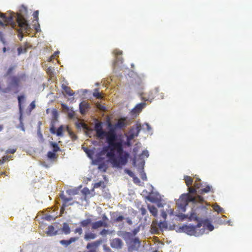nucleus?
<instances>
[{
    "label": "nucleus",
    "mask_w": 252,
    "mask_h": 252,
    "mask_svg": "<svg viewBox=\"0 0 252 252\" xmlns=\"http://www.w3.org/2000/svg\"><path fill=\"white\" fill-rule=\"evenodd\" d=\"M126 126L124 120H119L115 124L108 123L109 130V145L101 152V156H105L112 164L113 167L121 168L127 162L129 154L124 152L122 145L123 141L118 138L116 131Z\"/></svg>",
    "instance_id": "1"
},
{
    "label": "nucleus",
    "mask_w": 252,
    "mask_h": 252,
    "mask_svg": "<svg viewBox=\"0 0 252 252\" xmlns=\"http://www.w3.org/2000/svg\"><path fill=\"white\" fill-rule=\"evenodd\" d=\"M184 180L185 181L186 185L188 187L189 193L182 194L177 201V204L178 207L181 209L182 211H186V207L189 202H191L192 204L202 202L204 199L199 194L204 192L208 193L210 191L212 187L207 186L205 188L198 189L200 187H203L200 182V179L199 178H196V180L194 184L193 187L191 186L193 180L190 176L185 175L184 176Z\"/></svg>",
    "instance_id": "2"
},
{
    "label": "nucleus",
    "mask_w": 252,
    "mask_h": 252,
    "mask_svg": "<svg viewBox=\"0 0 252 252\" xmlns=\"http://www.w3.org/2000/svg\"><path fill=\"white\" fill-rule=\"evenodd\" d=\"M214 226L208 220H202L196 226L183 225L177 227L176 231L185 232L188 235L196 237L200 236L203 234H207L209 231H213Z\"/></svg>",
    "instance_id": "3"
},
{
    "label": "nucleus",
    "mask_w": 252,
    "mask_h": 252,
    "mask_svg": "<svg viewBox=\"0 0 252 252\" xmlns=\"http://www.w3.org/2000/svg\"><path fill=\"white\" fill-rule=\"evenodd\" d=\"M0 17L2 18L7 24H10L14 29H16L15 27L17 26L20 29L26 31V32L30 29V25L21 14H17L15 15L14 14L5 16L4 14L0 13Z\"/></svg>",
    "instance_id": "4"
},
{
    "label": "nucleus",
    "mask_w": 252,
    "mask_h": 252,
    "mask_svg": "<svg viewBox=\"0 0 252 252\" xmlns=\"http://www.w3.org/2000/svg\"><path fill=\"white\" fill-rule=\"evenodd\" d=\"M176 205L177 204H176ZM178 207V206H177ZM177 209L179 211V213H177L176 211L174 212L173 209L171 208L168 205L165 204V209L164 208L161 211V216L162 218L165 220L166 219L167 214H169L170 215L174 214L175 216L179 217L181 220H184L187 218H189L190 220H198L199 217L197 216V211L195 209H191V212L190 214L184 215L182 213H180V212H183L181 209H179L177 207Z\"/></svg>",
    "instance_id": "5"
},
{
    "label": "nucleus",
    "mask_w": 252,
    "mask_h": 252,
    "mask_svg": "<svg viewBox=\"0 0 252 252\" xmlns=\"http://www.w3.org/2000/svg\"><path fill=\"white\" fill-rule=\"evenodd\" d=\"M141 126L140 124L137 123L134 125L130 129L129 132L126 134V145L130 146L131 144V140L134 137H137L141 130Z\"/></svg>",
    "instance_id": "6"
},
{
    "label": "nucleus",
    "mask_w": 252,
    "mask_h": 252,
    "mask_svg": "<svg viewBox=\"0 0 252 252\" xmlns=\"http://www.w3.org/2000/svg\"><path fill=\"white\" fill-rule=\"evenodd\" d=\"M94 130L95 131V134L98 139H104L106 138L107 142L109 143V130L108 131L103 130L101 123L97 122L95 124Z\"/></svg>",
    "instance_id": "7"
},
{
    "label": "nucleus",
    "mask_w": 252,
    "mask_h": 252,
    "mask_svg": "<svg viewBox=\"0 0 252 252\" xmlns=\"http://www.w3.org/2000/svg\"><path fill=\"white\" fill-rule=\"evenodd\" d=\"M110 244L112 248L117 250L122 249L124 246V243L122 240L118 238L110 240Z\"/></svg>",
    "instance_id": "8"
},
{
    "label": "nucleus",
    "mask_w": 252,
    "mask_h": 252,
    "mask_svg": "<svg viewBox=\"0 0 252 252\" xmlns=\"http://www.w3.org/2000/svg\"><path fill=\"white\" fill-rule=\"evenodd\" d=\"M146 105V103L145 102L137 104L131 111L132 116L136 117Z\"/></svg>",
    "instance_id": "9"
},
{
    "label": "nucleus",
    "mask_w": 252,
    "mask_h": 252,
    "mask_svg": "<svg viewBox=\"0 0 252 252\" xmlns=\"http://www.w3.org/2000/svg\"><path fill=\"white\" fill-rule=\"evenodd\" d=\"M113 54H114L115 57H116V61L113 63V65L115 68L117 67L118 65V63L120 62L121 63H122V59L120 57V55L122 54V51H120L118 49H115L113 51Z\"/></svg>",
    "instance_id": "10"
},
{
    "label": "nucleus",
    "mask_w": 252,
    "mask_h": 252,
    "mask_svg": "<svg viewBox=\"0 0 252 252\" xmlns=\"http://www.w3.org/2000/svg\"><path fill=\"white\" fill-rule=\"evenodd\" d=\"M76 127L78 128H81L82 127L84 130H85L86 134L87 136L89 137L92 136V133L93 132V130L89 128L86 124L82 123H79L76 124Z\"/></svg>",
    "instance_id": "11"
},
{
    "label": "nucleus",
    "mask_w": 252,
    "mask_h": 252,
    "mask_svg": "<svg viewBox=\"0 0 252 252\" xmlns=\"http://www.w3.org/2000/svg\"><path fill=\"white\" fill-rule=\"evenodd\" d=\"M101 226H107V223L102 220H99L92 223V228L94 229H96Z\"/></svg>",
    "instance_id": "12"
},
{
    "label": "nucleus",
    "mask_w": 252,
    "mask_h": 252,
    "mask_svg": "<svg viewBox=\"0 0 252 252\" xmlns=\"http://www.w3.org/2000/svg\"><path fill=\"white\" fill-rule=\"evenodd\" d=\"M102 241L99 240L93 243H88L87 245V248L88 249H91L92 248H95L98 247L101 244H102Z\"/></svg>",
    "instance_id": "13"
},
{
    "label": "nucleus",
    "mask_w": 252,
    "mask_h": 252,
    "mask_svg": "<svg viewBox=\"0 0 252 252\" xmlns=\"http://www.w3.org/2000/svg\"><path fill=\"white\" fill-rule=\"evenodd\" d=\"M159 89L158 88H156L153 91H151L149 93L148 98L145 100H149L150 102L156 97V94L158 93Z\"/></svg>",
    "instance_id": "14"
},
{
    "label": "nucleus",
    "mask_w": 252,
    "mask_h": 252,
    "mask_svg": "<svg viewBox=\"0 0 252 252\" xmlns=\"http://www.w3.org/2000/svg\"><path fill=\"white\" fill-rule=\"evenodd\" d=\"M117 234L118 236L121 237L124 239L129 238L130 235V233L129 232L122 230L118 231L117 232Z\"/></svg>",
    "instance_id": "15"
},
{
    "label": "nucleus",
    "mask_w": 252,
    "mask_h": 252,
    "mask_svg": "<svg viewBox=\"0 0 252 252\" xmlns=\"http://www.w3.org/2000/svg\"><path fill=\"white\" fill-rule=\"evenodd\" d=\"M96 237V235L95 234L88 232L86 233L84 237V239L86 241H89L91 240L94 239Z\"/></svg>",
    "instance_id": "16"
},
{
    "label": "nucleus",
    "mask_w": 252,
    "mask_h": 252,
    "mask_svg": "<svg viewBox=\"0 0 252 252\" xmlns=\"http://www.w3.org/2000/svg\"><path fill=\"white\" fill-rule=\"evenodd\" d=\"M48 235L52 236L55 235L57 234V231L55 230L54 226L51 225L48 227V231H47Z\"/></svg>",
    "instance_id": "17"
},
{
    "label": "nucleus",
    "mask_w": 252,
    "mask_h": 252,
    "mask_svg": "<svg viewBox=\"0 0 252 252\" xmlns=\"http://www.w3.org/2000/svg\"><path fill=\"white\" fill-rule=\"evenodd\" d=\"M63 232L65 234H68L70 232V229L69 225L66 223H63L62 228Z\"/></svg>",
    "instance_id": "18"
},
{
    "label": "nucleus",
    "mask_w": 252,
    "mask_h": 252,
    "mask_svg": "<svg viewBox=\"0 0 252 252\" xmlns=\"http://www.w3.org/2000/svg\"><path fill=\"white\" fill-rule=\"evenodd\" d=\"M66 192L70 196L74 195L77 194L78 190L76 189H68L66 190Z\"/></svg>",
    "instance_id": "19"
},
{
    "label": "nucleus",
    "mask_w": 252,
    "mask_h": 252,
    "mask_svg": "<svg viewBox=\"0 0 252 252\" xmlns=\"http://www.w3.org/2000/svg\"><path fill=\"white\" fill-rule=\"evenodd\" d=\"M144 163H145V161H142L141 162L140 165L141 166V168L139 169V172L141 174V177L143 180H146L147 179L146 174L145 173H144V172H143V166L144 165Z\"/></svg>",
    "instance_id": "20"
},
{
    "label": "nucleus",
    "mask_w": 252,
    "mask_h": 252,
    "mask_svg": "<svg viewBox=\"0 0 252 252\" xmlns=\"http://www.w3.org/2000/svg\"><path fill=\"white\" fill-rule=\"evenodd\" d=\"M148 209L150 213L154 216H156L157 215L158 210L153 205H149Z\"/></svg>",
    "instance_id": "21"
},
{
    "label": "nucleus",
    "mask_w": 252,
    "mask_h": 252,
    "mask_svg": "<svg viewBox=\"0 0 252 252\" xmlns=\"http://www.w3.org/2000/svg\"><path fill=\"white\" fill-rule=\"evenodd\" d=\"M125 218L123 215H122L121 214H119L118 215H117L116 216V218L114 220V221L116 222H122L125 219Z\"/></svg>",
    "instance_id": "22"
},
{
    "label": "nucleus",
    "mask_w": 252,
    "mask_h": 252,
    "mask_svg": "<svg viewBox=\"0 0 252 252\" xmlns=\"http://www.w3.org/2000/svg\"><path fill=\"white\" fill-rule=\"evenodd\" d=\"M212 207L213 208L214 210L218 213L224 212L223 209L217 204H213L212 205Z\"/></svg>",
    "instance_id": "23"
},
{
    "label": "nucleus",
    "mask_w": 252,
    "mask_h": 252,
    "mask_svg": "<svg viewBox=\"0 0 252 252\" xmlns=\"http://www.w3.org/2000/svg\"><path fill=\"white\" fill-rule=\"evenodd\" d=\"M87 108V104L86 103H81L79 105L80 111L81 114H84L85 112V109Z\"/></svg>",
    "instance_id": "24"
},
{
    "label": "nucleus",
    "mask_w": 252,
    "mask_h": 252,
    "mask_svg": "<svg viewBox=\"0 0 252 252\" xmlns=\"http://www.w3.org/2000/svg\"><path fill=\"white\" fill-rule=\"evenodd\" d=\"M91 222V219H88L81 221V225L83 227H86Z\"/></svg>",
    "instance_id": "25"
},
{
    "label": "nucleus",
    "mask_w": 252,
    "mask_h": 252,
    "mask_svg": "<svg viewBox=\"0 0 252 252\" xmlns=\"http://www.w3.org/2000/svg\"><path fill=\"white\" fill-rule=\"evenodd\" d=\"M24 99V95H20L18 96V100L19 103V110H20V113H22V107H21V103L22 101Z\"/></svg>",
    "instance_id": "26"
},
{
    "label": "nucleus",
    "mask_w": 252,
    "mask_h": 252,
    "mask_svg": "<svg viewBox=\"0 0 252 252\" xmlns=\"http://www.w3.org/2000/svg\"><path fill=\"white\" fill-rule=\"evenodd\" d=\"M51 145L53 148V152H57L60 150L58 144L55 142H51Z\"/></svg>",
    "instance_id": "27"
},
{
    "label": "nucleus",
    "mask_w": 252,
    "mask_h": 252,
    "mask_svg": "<svg viewBox=\"0 0 252 252\" xmlns=\"http://www.w3.org/2000/svg\"><path fill=\"white\" fill-rule=\"evenodd\" d=\"M144 77L145 76L143 74L137 75V80H136V83H137L138 85H140L142 83V80L144 78Z\"/></svg>",
    "instance_id": "28"
},
{
    "label": "nucleus",
    "mask_w": 252,
    "mask_h": 252,
    "mask_svg": "<svg viewBox=\"0 0 252 252\" xmlns=\"http://www.w3.org/2000/svg\"><path fill=\"white\" fill-rule=\"evenodd\" d=\"M149 155L148 151L147 150L144 151L143 152L142 154L140 156V159H141V161H140V163L142 161H144V160L143 159V157H146V158H148L149 157Z\"/></svg>",
    "instance_id": "29"
},
{
    "label": "nucleus",
    "mask_w": 252,
    "mask_h": 252,
    "mask_svg": "<svg viewBox=\"0 0 252 252\" xmlns=\"http://www.w3.org/2000/svg\"><path fill=\"white\" fill-rule=\"evenodd\" d=\"M63 126H60L58 129H57V132H56V133L57 136H62L63 135Z\"/></svg>",
    "instance_id": "30"
},
{
    "label": "nucleus",
    "mask_w": 252,
    "mask_h": 252,
    "mask_svg": "<svg viewBox=\"0 0 252 252\" xmlns=\"http://www.w3.org/2000/svg\"><path fill=\"white\" fill-rule=\"evenodd\" d=\"M22 113H20V117L19 118V120H20V125H19V126L18 127L20 128L21 129V130L23 131H25V128H24V124L23 123L22 121Z\"/></svg>",
    "instance_id": "31"
},
{
    "label": "nucleus",
    "mask_w": 252,
    "mask_h": 252,
    "mask_svg": "<svg viewBox=\"0 0 252 252\" xmlns=\"http://www.w3.org/2000/svg\"><path fill=\"white\" fill-rule=\"evenodd\" d=\"M48 158L51 159L56 158V155L54 152H48L47 154Z\"/></svg>",
    "instance_id": "32"
},
{
    "label": "nucleus",
    "mask_w": 252,
    "mask_h": 252,
    "mask_svg": "<svg viewBox=\"0 0 252 252\" xmlns=\"http://www.w3.org/2000/svg\"><path fill=\"white\" fill-rule=\"evenodd\" d=\"M60 243L62 245L64 246L65 247H67L70 245L68 240H62L60 241Z\"/></svg>",
    "instance_id": "33"
},
{
    "label": "nucleus",
    "mask_w": 252,
    "mask_h": 252,
    "mask_svg": "<svg viewBox=\"0 0 252 252\" xmlns=\"http://www.w3.org/2000/svg\"><path fill=\"white\" fill-rule=\"evenodd\" d=\"M73 199V198L71 197H65V198L64 199V200H63V205L64 206H66L67 205V203L70 201H71Z\"/></svg>",
    "instance_id": "34"
},
{
    "label": "nucleus",
    "mask_w": 252,
    "mask_h": 252,
    "mask_svg": "<svg viewBox=\"0 0 252 252\" xmlns=\"http://www.w3.org/2000/svg\"><path fill=\"white\" fill-rule=\"evenodd\" d=\"M65 93L69 95V96H72L74 93L73 91H72L70 88L68 87V89L65 91Z\"/></svg>",
    "instance_id": "35"
},
{
    "label": "nucleus",
    "mask_w": 252,
    "mask_h": 252,
    "mask_svg": "<svg viewBox=\"0 0 252 252\" xmlns=\"http://www.w3.org/2000/svg\"><path fill=\"white\" fill-rule=\"evenodd\" d=\"M20 11L22 14H26L27 12V8L23 5L21 7Z\"/></svg>",
    "instance_id": "36"
},
{
    "label": "nucleus",
    "mask_w": 252,
    "mask_h": 252,
    "mask_svg": "<svg viewBox=\"0 0 252 252\" xmlns=\"http://www.w3.org/2000/svg\"><path fill=\"white\" fill-rule=\"evenodd\" d=\"M133 244L136 247H139L140 246V241L138 238H135L133 240Z\"/></svg>",
    "instance_id": "37"
},
{
    "label": "nucleus",
    "mask_w": 252,
    "mask_h": 252,
    "mask_svg": "<svg viewBox=\"0 0 252 252\" xmlns=\"http://www.w3.org/2000/svg\"><path fill=\"white\" fill-rule=\"evenodd\" d=\"M96 107L98 109L102 111H104L106 110L105 107L101 105L100 104H97Z\"/></svg>",
    "instance_id": "38"
},
{
    "label": "nucleus",
    "mask_w": 252,
    "mask_h": 252,
    "mask_svg": "<svg viewBox=\"0 0 252 252\" xmlns=\"http://www.w3.org/2000/svg\"><path fill=\"white\" fill-rule=\"evenodd\" d=\"M104 183L102 181H99L97 183H96L94 184V188H98L101 187L102 185H103Z\"/></svg>",
    "instance_id": "39"
},
{
    "label": "nucleus",
    "mask_w": 252,
    "mask_h": 252,
    "mask_svg": "<svg viewBox=\"0 0 252 252\" xmlns=\"http://www.w3.org/2000/svg\"><path fill=\"white\" fill-rule=\"evenodd\" d=\"M26 52V49H23L22 47H19L18 48V55H20L22 53H25Z\"/></svg>",
    "instance_id": "40"
},
{
    "label": "nucleus",
    "mask_w": 252,
    "mask_h": 252,
    "mask_svg": "<svg viewBox=\"0 0 252 252\" xmlns=\"http://www.w3.org/2000/svg\"><path fill=\"white\" fill-rule=\"evenodd\" d=\"M8 158L9 157H8L7 156L3 157L0 160V164H3L4 161L7 160Z\"/></svg>",
    "instance_id": "41"
},
{
    "label": "nucleus",
    "mask_w": 252,
    "mask_h": 252,
    "mask_svg": "<svg viewBox=\"0 0 252 252\" xmlns=\"http://www.w3.org/2000/svg\"><path fill=\"white\" fill-rule=\"evenodd\" d=\"M125 171L126 173L128 174L130 177H133L134 178V174L132 171H131L130 170H128V169H125Z\"/></svg>",
    "instance_id": "42"
},
{
    "label": "nucleus",
    "mask_w": 252,
    "mask_h": 252,
    "mask_svg": "<svg viewBox=\"0 0 252 252\" xmlns=\"http://www.w3.org/2000/svg\"><path fill=\"white\" fill-rule=\"evenodd\" d=\"M79 239L78 237H71L70 238L68 241L69 242V244H71L72 243L75 242L77 240H78Z\"/></svg>",
    "instance_id": "43"
},
{
    "label": "nucleus",
    "mask_w": 252,
    "mask_h": 252,
    "mask_svg": "<svg viewBox=\"0 0 252 252\" xmlns=\"http://www.w3.org/2000/svg\"><path fill=\"white\" fill-rule=\"evenodd\" d=\"M16 149H8V150H7L6 151L5 153L6 154H8V153L14 154L16 152Z\"/></svg>",
    "instance_id": "44"
},
{
    "label": "nucleus",
    "mask_w": 252,
    "mask_h": 252,
    "mask_svg": "<svg viewBox=\"0 0 252 252\" xmlns=\"http://www.w3.org/2000/svg\"><path fill=\"white\" fill-rule=\"evenodd\" d=\"M82 229L81 227H78L75 229L74 232L75 233H78L79 235H81L82 233Z\"/></svg>",
    "instance_id": "45"
},
{
    "label": "nucleus",
    "mask_w": 252,
    "mask_h": 252,
    "mask_svg": "<svg viewBox=\"0 0 252 252\" xmlns=\"http://www.w3.org/2000/svg\"><path fill=\"white\" fill-rule=\"evenodd\" d=\"M109 232V230H106L105 229H103L100 232V234L102 236H105L108 234V233Z\"/></svg>",
    "instance_id": "46"
},
{
    "label": "nucleus",
    "mask_w": 252,
    "mask_h": 252,
    "mask_svg": "<svg viewBox=\"0 0 252 252\" xmlns=\"http://www.w3.org/2000/svg\"><path fill=\"white\" fill-rule=\"evenodd\" d=\"M94 95L97 98H99L101 96L100 93L97 91V89H95V92L94 93Z\"/></svg>",
    "instance_id": "47"
},
{
    "label": "nucleus",
    "mask_w": 252,
    "mask_h": 252,
    "mask_svg": "<svg viewBox=\"0 0 252 252\" xmlns=\"http://www.w3.org/2000/svg\"><path fill=\"white\" fill-rule=\"evenodd\" d=\"M126 221V222L128 223L129 225H131L132 224V221L131 219L128 217L125 218V219Z\"/></svg>",
    "instance_id": "48"
},
{
    "label": "nucleus",
    "mask_w": 252,
    "mask_h": 252,
    "mask_svg": "<svg viewBox=\"0 0 252 252\" xmlns=\"http://www.w3.org/2000/svg\"><path fill=\"white\" fill-rule=\"evenodd\" d=\"M0 91H2L4 93H8L10 91V89L9 88H5L4 89L2 90L0 88Z\"/></svg>",
    "instance_id": "49"
},
{
    "label": "nucleus",
    "mask_w": 252,
    "mask_h": 252,
    "mask_svg": "<svg viewBox=\"0 0 252 252\" xmlns=\"http://www.w3.org/2000/svg\"><path fill=\"white\" fill-rule=\"evenodd\" d=\"M14 67H13V66L9 67V68L7 70V74L9 75L11 73V72H12V71L13 70V69H14Z\"/></svg>",
    "instance_id": "50"
},
{
    "label": "nucleus",
    "mask_w": 252,
    "mask_h": 252,
    "mask_svg": "<svg viewBox=\"0 0 252 252\" xmlns=\"http://www.w3.org/2000/svg\"><path fill=\"white\" fill-rule=\"evenodd\" d=\"M145 125L146 126L148 131H150L152 130V127L150 126L148 123H145Z\"/></svg>",
    "instance_id": "51"
},
{
    "label": "nucleus",
    "mask_w": 252,
    "mask_h": 252,
    "mask_svg": "<svg viewBox=\"0 0 252 252\" xmlns=\"http://www.w3.org/2000/svg\"><path fill=\"white\" fill-rule=\"evenodd\" d=\"M108 220V218L105 215H103L102 216V220L103 222H105Z\"/></svg>",
    "instance_id": "52"
},
{
    "label": "nucleus",
    "mask_w": 252,
    "mask_h": 252,
    "mask_svg": "<svg viewBox=\"0 0 252 252\" xmlns=\"http://www.w3.org/2000/svg\"><path fill=\"white\" fill-rule=\"evenodd\" d=\"M133 181L135 183H138L140 182V180L137 177H134Z\"/></svg>",
    "instance_id": "53"
},
{
    "label": "nucleus",
    "mask_w": 252,
    "mask_h": 252,
    "mask_svg": "<svg viewBox=\"0 0 252 252\" xmlns=\"http://www.w3.org/2000/svg\"><path fill=\"white\" fill-rule=\"evenodd\" d=\"M30 106H31L32 109H34L35 108V102L34 101H32L31 103Z\"/></svg>",
    "instance_id": "54"
},
{
    "label": "nucleus",
    "mask_w": 252,
    "mask_h": 252,
    "mask_svg": "<svg viewBox=\"0 0 252 252\" xmlns=\"http://www.w3.org/2000/svg\"><path fill=\"white\" fill-rule=\"evenodd\" d=\"M50 132L53 133V134H55L56 133V130H55V127H54L53 126L51 128H50Z\"/></svg>",
    "instance_id": "55"
},
{
    "label": "nucleus",
    "mask_w": 252,
    "mask_h": 252,
    "mask_svg": "<svg viewBox=\"0 0 252 252\" xmlns=\"http://www.w3.org/2000/svg\"><path fill=\"white\" fill-rule=\"evenodd\" d=\"M139 228L134 229L133 230V234L134 235H135L139 232Z\"/></svg>",
    "instance_id": "56"
},
{
    "label": "nucleus",
    "mask_w": 252,
    "mask_h": 252,
    "mask_svg": "<svg viewBox=\"0 0 252 252\" xmlns=\"http://www.w3.org/2000/svg\"><path fill=\"white\" fill-rule=\"evenodd\" d=\"M38 11H35L33 14V16L34 18H37L38 17Z\"/></svg>",
    "instance_id": "57"
},
{
    "label": "nucleus",
    "mask_w": 252,
    "mask_h": 252,
    "mask_svg": "<svg viewBox=\"0 0 252 252\" xmlns=\"http://www.w3.org/2000/svg\"><path fill=\"white\" fill-rule=\"evenodd\" d=\"M62 88L63 90V91L65 92V91H66L68 89V87L67 86L63 84L62 85Z\"/></svg>",
    "instance_id": "58"
},
{
    "label": "nucleus",
    "mask_w": 252,
    "mask_h": 252,
    "mask_svg": "<svg viewBox=\"0 0 252 252\" xmlns=\"http://www.w3.org/2000/svg\"><path fill=\"white\" fill-rule=\"evenodd\" d=\"M60 197L63 200H63H64V199L65 198V196L63 193H61L60 194Z\"/></svg>",
    "instance_id": "59"
},
{
    "label": "nucleus",
    "mask_w": 252,
    "mask_h": 252,
    "mask_svg": "<svg viewBox=\"0 0 252 252\" xmlns=\"http://www.w3.org/2000/svg\"><path fill=\"white\" fill-rule=\"evenodd\" d=\"M35 30L37 32H39V31H40V26L39 24L38 25V26H36Z\"/></svg>",
    "instance_id": "60"
},
{
    "label": "nucleus",
    "mask_w": 252,
    "mask_h": 252,
    "mask_svg": "<svg viewBox=\"0 0 252 252\" xmlns=\"http://www.w3.org/2000/svg\"><path fill=\"white\" fill-rule=\"evenodd\" d=\"M141 212H142V214L143 215H144L145 214V213L146 212V210L145 209H141Z\"/></svg>",
    "instance_id": "61"
},
{
    "label": "nucleus",
    "mask_w": 252,
    "mask_h": 252,
    "mask_svg": "<svg viewBox=\"0 0 252 252\" xmlns=\"http://www.w3.org/2000/svg\"><path fill=\"white\" fill-rule=\"evenodd\" d=\"M200 207H201V208L202 209H205V206H204L203 205H199V206H197V208H200Z\"/></svg>",
    "instance_id": "62"
},
{
    "label": "nucleus",
    "mask_w": 252,
    "mask_h": 252,
    "mask_svg": "<svg viewBox=\"0 0 252 252\" xmlns=\"http://www.w3.org/2000/svg\"><path fill=\"white\" fill-rule=\"evenodd\" d=\"M158 207H163V208H165V204L163 205L161 203H158Z\"/></svg>",
    "instance_id": "63"
},
{
    "label": "nucleus",
    "mask_w": 252,
    "mask_h": 252,
    "mask_svg": "<svg viewBox=\"0 0 252 252\" xmlns=\"http://www.w3.org/2000/svg\"><path fill=\"white\" fill-rule=\"evenodd\" d=\"M69 132L70 135L72 136L73 138H74V139L76 138V137L75 136V135L74 134H73L70 132Z\"/></svg>",
    "instance_id": "64"
}]
</instances>
